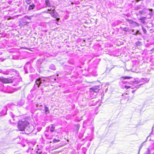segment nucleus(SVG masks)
<instances>
[{
	"label": "nucleus",
	"mask_w": 154,
	"mask_h": 154,
	"mask_svg": "<svg viewBox=\"0 0 154 154\" xmlns=\"http://www.w3.org/2000/svg\"><path fill=\"white\" fill-rule=\"evenodd\" d=\"M142 29L144 32V33L146 34L147 32L146 30V29L144 28L143 27H142Z\"/></svg>",
	"instance_id": "21"
},
{
	"label": "nucleus",
	"mask_w": 154,
	"mask_h": 154,
	"mask_svg": "<svg viewBox=\"0 0 154 154\" xmlns=\"http://www.w3.org/2000/svg\"><path fill=\"white\" fill-rule=\"evenodd\" d=\"M45 111L46 114H48L49 113L48 108L46 106H45Z\"/></svg>",
	"instance_id": "8"
},
{
	"label": "nucleus",
	"mask_w": 154,
	"mask_h": 154,
	"mask_svg": "<svg viewBox=\"0 0 154 154\" xmlns=\"http://www.w3.org/2000/svg\"><path fill=\"white\" fill-rule=\"evenodd\" d=\"M46 79V78L44 77L37 79L35 81V87L37 85L36 87L38 88L40 85H41V84L44 83Z\"/></svg>",
	"instance_id": "2"
},
{
	"label": "nucleus",
	"mask_w": 154,
	"mask_h": 154,
	"mask_svg": "<svg viewBox=\"0 0 154 154\" xmlns=\"http://www.w3.org/2000/svg\"><path fill=\"white\" fill-rule=\"evenodd\" d=\"M25 49H27V50H29V49L27 48H25Z\"/></svg>",
	"instance_id": "28"
},
{
	"label": "nucleus",
	"mask_w": 154,
	"mask_h": 154,
	"mask_svg": "<svg viewBox=\"0 0 154 154\" xmlns=\"http://www.w3.org/2000/svg\"><path fill=\"white\" fill-rule=\"evenodd\" d=\"M51 9H48L47 11H44V12L45 13H49L50 14V12H48V11H51Z\"/></svg>",
	"instance_id": "22"
},
{
	"label": "nucleus",
	"mask_w": 154,
	"mask_h": 154,
	"mask_svg": "<svg viewBox=\"0 0 154 154\" xmlns=\"http://www.w3.org/2000/svg\"><path fill=\"white\" fill-rule=\"evenodd\" d=\"M136 44L137 46H140L141 45V43L139 41H138L136 43Z\"/></svg>",
	"instance_id": "19"
},
{
	"label": "nucleus",
	"mask_w": 154,
	"mask_h": 154,
	"mask_svg": "<svg viewBox=\"0 0 154 154\" xmlns=\"http://www.w3.org/2000/svg\"><path fill=\"white\" fill-rule=\"evenodd\" d=\"M122 78L124 79H130L131 78V77L129 76H125L122 77Z\"/></svg>",
	"instance_id": "18"
},
{
	"label": "nucleus",
	"mask_w": 154,
	"mask_h": 154,
	"mask_svg": "<svg viewBox=\"0 0 154 154\" xmlns=\"http://www.w3.org/2000/svg\"><path fill=\"white\" fill-rule=\"evenodd\" d=\"M45 2L46 4V7H51V5L48 0H46L45 1Z\"/></svg>",
	"instance_id": "7"
},
{
	"label": "nucleus",
	"mask_w": 154,
	"mask_h": 154,
	"mask_svg": "<svg viewBox=\"0 0 154 154\" xmlns=\"http://www.w3.org/2000/svg\"><path fill=\"white\" fill-rule=\"evenodd\" d=\"M49 68L52 70H55V66L53 64L50 65L49 66Z\"/></svg>",
	"instance_id": "9"
},
{
	"label": "nucleus",
	"mask_w": 154,
	"mask_h": 154,
	"mask_svg": "<svg viewBox=\"0 0 154 154\" xmlns=\"http://www.w3.org/2000/svg\"><path fill=\"white\" fill-rule=\"evenodd\" d=\"M140 12H141V14L142 13V12L141 11H140Z\"/></svg>",
	"instance_id": "32"
},
{
	"label": "nucleus",
	"mask_w": 154,
	"mask_h": 154,
	"mask_svg": "<svg viewBox=\"0 0 154 154\" xmlns=\"http://www.w3.org/2000/svg\"><path fill=\"white\" fill-rule=\"evenodd\" d=\"M137 34H140V32L139 30H137L136 32H135L134 33H133V35H137Z\"/></svg>",
	"instance_id": "16"
},
{
	"label": "nucleus",
	"mask_w": 154,
	"mask_h": 154,
	"mask_svg": "<svg viewBox=\"0 0 154 154\" xmlns=\"http://www.w3.org/2000/svg\"><path fill=\"white\" fill-rule=\"evenodd\" d=\"M132 26L134 27L136 26H138L139 25V24L138 23L134 21L133 22V23H132Z\"/></svg>",
	"instance_id": "10"
},
{
	"label": "nucleus",
	"mask_w": 154,
	"mask_h": 154,
	"mask_svg": "<svg viewBox=\"0 0 154 154\" xmlns=\"http://www.w3.org/2000/svg\"><path fill=\"white\" fill-rule=\"evenodd\" d=\"M79 127H80V126H79V125H77V128H76V129L77 130H78L79 128Z\"/></svg>",
	"instance_id": "24"
},
{
	"label": "nucleus",
	"mask_w": 154,
	"mask_h": 154,
	"mask_svg": "<svg viewBox=\"0 0 154 154\" xmlns=\"http://www.w3.org/2000/svg\"><path fill=\"white\" fill-rule=\"evenodd\" d=\"M28 124L29 122L27 121H19L18 123L17 127L20 131H23Z\"/></svg>",
	"instance_id": "1"
},
{
	"label": "nucleus",
	"mask_w": 154,
	"mask_h": 154,
	"mask_svg": "<svg viewBox=\"0 0 154 154\" xmlns=\"http://www.w3.org/2000/svg\"><path fill=\"white\" fill-rule=\"evenodd\" d=\"M0 81L4 83H9L13 82L12 79L9 78H6L3 77H0Z\"/></svg>",
	"instance_id": "3"
},
{
	"label": "nucleus",
	"mask_w": 154,
	"mask_h": 154,
	"mask_svg": "<svg viewBox=\"0 0 154 154\" xmlns=\"http://www.w3.org/2000/svg\"><path fill=\"white\" fill-rule=\"evenodd\" d=\"M37 154H41V152H39L38 153H37Z\"/></svg>",
	"instance_id": "29"
},
{
	"label": "nucleus",
	"mask_w": 154,
	"mask_h": 154,
	"mask_svg": "<svg viewBox=\"0 0 154 154\" xmlns=\"http://www.w3.org/2000/svg\"><path fill=\"white\" fill-rule=\"evenodd\" d=\"M149 79L146 78H142L140 80V82H144V83H146L147 82L149 81Z\"/></svg>",
	"instance_id": "5"
},
{
	"label": "nucleus",
	"mask_w": 154,
	"mask_h": 154,
	"mask_svg": "<svg viewBox=\"0 0 154 154\" xmlns=\"http://www.w3.org/2000/svg\"><path fill=\"white\" fill-rule=\"evenodd\" d=\"M135 32H134V29L132 30V33L133 34V33H134Z\"/></svg>",
	"instance_id": "25"
},
{
	"label": "nucleus",
	"mask_w": 154,
	"mask_h": 154,
	"mask_svg": "<svg viewBox=\"0 0 154 154\" xmlns=\"http://www.w3.org/2000/svg\"><path fill=\"white\" fill-rule=\"evenodd\" d=\"M33 17V15H32V16H26L24 17L26 18H27L29 20H31L32 17Z\"/></svg>",
	"instance_id": "13"
},
{
	"label": "nucleus",
	"mask_w": 154,
	"mask_h": 154,
	"mask_svg": "<svg viewBox=\"0 0 154 154\" xmlns=\"http://www.w3.org/2000/svg\"><path fill=\"white\" fill-rule=\"evenodd\" d=\"M55 11L54 10H52V11L51 12H50V14L54 18H56L57 17V14H55L54 13V11Z\"/></svg>",
	"instance_id": "6"
},
{
	"label": "nucleus",
	"mask_w": 154,
	"mask_h": 154,
	"mask_svg": "<svg viewBox=\"0 0 154 154\" xmlns=\"http://www.w3.org/2000/svg\"><path fill=\"white\" fill-rule=\"evenodd\" d=\"M55 129V128L53 126V125H51V127L50 129V131L51 132H53Z\"/></svg>",
	"instance_id": "14"
},
{
	"label": "nucleus",
	"mask_w": 154,
	"mask_h": 154,
	"mask_svg": "<svg viewBox=\"0 0 154 154\" xmlns=\"http://www.w3.org/2000/svg\"><path fill=\"white\" fill-rule=\"evenodd\" d=\"M126 20L127 22H128L132 24V23H133V21L132 20H129L128 19H126Z\"/></svg>",
	"instance_id": "15"
},
{
	"label": "nucleus",
	"mask_w": 154,
	"mask_h": 154,
	"mask_svg": "<svg viewBox=\"0 0 154 154\" xmlns=\"http://www.w3.org/2000/svg\"><path fill=\"white\" fill-rule=\"evenodd\" d=\"M99 86H96L94 87L91 88L90 89L92 90L95 93H98L99 91Z\"/></svg>",
	"instance_id": "4"
},
{
	"label": "nucleus",
	"mask_w": 154,
	"mask_h": 154,
	"mask_svg": "<svg viewBox=\"0 0 154 154\" xmlns=\"http://www.w3.org/2000/svg\"><path fill=\"white\" fill-rule=\"evenodd\" d=\"M59 20H60V18H57L56 19V20L57 21H58Z\"/></svg>",
	"instance_id": "26"
},
{
	"label": "nucleus",
	"mask_w": 154,
	"mask_h": 154,
	"mask_svg": "<svg viewBox=\"0 0 154 154\" xmlns=\"http://www.w3.org/2000/svg\"><path fill=\"white\" fill-rule=\"evenodd\" d=\"M31 1L30 0H26V3L27 4H29L31 3Z\"/></svg>",
	"instance_id": "20"
},
{
	"label": "nucleus",
	"mask_w": 154,
	"mask_h": 154,
	"mask_svg": "<svg viewBox=\"0 0 154 154\" xmlns=\"http://www.w3.org/2000/svg\"><path fill=\"white\" fill-rule=\"evenodd\" d=\"M134 91H132V93H134Z\"/></svg>",
	"instance_id": "31"
},
{
	"label": "nucleus",
	"mask_w": 154,
	"mask_h": 154,
	"mask_svg": "<svg viewBox=\"0 0 154 154\" xmlns=\"http://www.w3.org/2000/svg\"><path fill=\"white\" fill-rule=\"evenodd\" d=\"M141 0H137V2H139Z\"/></svg>",
	"instance_id": "27"
},
{
	"label": "nucleus",
	"mask_w": 154,
	"mask_h": 154,
	"mask_svg": "<svg viewBox=\"0 0 154 154\" xmlns=\"http://www.w3.org/2000/svg\"><path fill=\"white\" fill-rule=\"evenodd\" d=\"M123 30L126 32H130V31L131 30L129 29L127 27H125L123 28Z\"/></svg>",
	"instance_id": "12"
},
{
	"label": "nucleus",
	"mask_w": 154,
	"mask_h": 154,
	"mask_svg": "<svg viewBox=\"0 0 154 154\" xmlns=\"http://www.w3.org/2000/svg\"><path fill=\"white\" fill-rule=\"evenodd\" d=\"M60 141V140H56L55 139H54L53 140V142L54 143H56Z\"/></svg>",
	"instance_id": "17"
},
{
	"label": "nucleus",
	"mask_w": 154,
	"mask_h": 154,
	"mask_svg": "<svg viewBox=\"0 0 154 154\" xmlns=\"http://www.w3.org/2000/svg\"><path fill=\"white\" fill-rule=\"evenodd\" d=\"M125 88L127 89H128V88H130V87L129 86H127L126 85H125Z\"/></svg>",
	"instance_id": "23"
},
{
	"label": "nucleus",
	"mask_w": 154,
	"mask_h": 154,
	"mask_svg": "<svg viewBox=\"0 0 154 154\" xmlns=\"http://www.w3.org/2000/svg\"><path fill=\"white\" fill-rule=\"evenodd\" d=\"M45 135L46 137L48 136V135L46 134H45Z\"/></svg>",
	"instance_id": "30"
},
{
	"label": "nucleus",
	"mask_w": 154,
	"mask_h": 154,
	"mask_svg": "<svg viewBox=\"0 0 154 154\" xmlns=\"http://www.w3.org/2000/svg\"><path fill=\"white\" fill-rule=\"evenodd\" d=\"M35 7V5H30L29 7V10H31L33 9Z\"/></svg>",
	"instance_id": "11"
}]
</instances>
